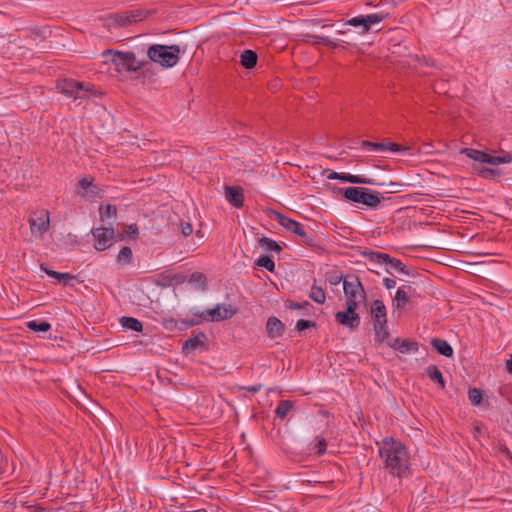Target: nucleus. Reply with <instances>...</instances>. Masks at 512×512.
<instances>
[{
    "label": "nucleus",
    "mask_w": 512,
    "mask_h": 512,
    "mask_svg": "<svg viewBox=\"0 0 512 512\" xmlns=\"http://www.w3.org/2000/svg\"><path fill=\"white\" fill-rule=\"evenodd\" d=\"M315 441H316V443H315L314 448L316 449V454H317L318 456H321V455H323V454L326 452V449H327V441H326V439H325V438H323V437H319V436H317V437L315 438Z\"/></svg>",
    "instance_id": "49530a36"
},
{
    "label": "nucleus",
    "mask_w": 512,
    "mask_h": 512,
    "mask_svg": "<svg viewBox=\"0 0 512 512\" xmlns=\"http://www.w3.org/2000/svg\"><path fill=\"white\" fill-rule=\"evenodd\" d=\"M108 26L111 27H123L131 24V13L129 11L123 13L112 14L108 19Z\"/></svg>",
    "instance_id": "412c9836"
},
{
    "label": "nucleus",
    "mask_w": 512,
    "mask_h": 512,
    "mask_svg": "<svg viewBox=\"0 0 512 512\" xmlns=\"http://www.w3.org/2000/svg\"><path fill=\"white\" fill-rule=\"evenodd\" d=\"M344 278L345 277H343V275L341 273H339L338 271H332L327 276V280H328L329 284L333 285V286L338 285L341 281L344 280Z\"/></svg>",
    "instance_id": "8fccbe9b"
},
{
    "label": "nucleus",
    "mask_w": 512,
    "mask_h": 512,
    "mask_svg": "<svg viewBox=\"0 0 512 512\" xmlns=\"http://www.w3.org/2000/svg\"><path fill=\"white\" fill-rule=\"evenodd\" d=\"M29 224L32 234H44L48 230L50 224L49 213L46 211L37 218H30Z\"/></svg>",
    "instance_id": "f3484780"
},
{
    "label": "nucleus",
    "mask_w": 512,
    "mask_h": 512,
    "mask_svg": "<svg viewBox=\"0 0 512 512\" xmlns=\"http://www.w3.org/2000/svg\"><path fill=\"white\" fill-rule=\"evenodd\" d=\"M266 332L270 338L282 337L285 332V324L277 317L271 316L266 323Z\"/></svg>",
    "instance_id": "a211bd4d"
},
{
    "label": "nucleus",
    "mask_w": 512,
    "mask_h": 512,
    "mask_svg": "<svg viewBox=\"0 0 512 512\" xmlns=\"http://www.w3.org/2000/svg\"><path fill=\"white\" fill-rule=\"evenodd\" d=\"M180 326H179V331H182V330H186L190 327H193V326H196V325H199L201 324V321L199 319H196V318H190V319H181L180 320Z\"/></svg>",
    "instance_id": "09e8293b"
},
{
    "label": "nucleus",
    "mask_w": 512,
    "mask_h": 512,
    "mask_svg": "<svg viewBox=\"0 0 512 512\" xmlns=\"http://www.w3.org/2000/svg\"><path fill=\"white\" fill-rule=\"evenodd\" d=\"M207 342H208L207 335L204 332L199 331L196 335L187 339L182 344V353L185 355H188L192 351L206 350L208 348Z\"/></svg>",
    "instance_id": "ddd939ff"
},
{
    "label": "nucleus",
    "mask_w": 512,
    "mask_h": 512,
    "mask_svg": "<svg viewBox=\"0 0 512 512\" xmlns=\"http://www.w3.org/2000/svg\"><path fill=\"white\" fill-rule=\"evenodd\" d=\"M129 12L131 13V22L135 23V22L144 20L149 15H152L155 12V10H147V11H144V10H135V11H133L132 10V11H129Z\"/></svg>",
    "instance_id": "ea45409f"
},
{
    "label": "nucleus",
    "mask_w": 512,
    "mask_h": 512,
    "mask_svg": "<svg viewBox=\"0 0 512 512\" xmlns=\"http://www.w3.org/2000/svg\"><path fill=\"white\" fill-rule=\"evenodd\" d=\"M468 399L473 406H480L483 400V392L479 388H469Z\"/></svg>",
    "instance_id": "c9c22d12"
},
{
    "label": "nucleus",
    "mask_w": 512,
    "mask_h": 512,
    "mask_svg": "<svg viewBox=\"0 0 512 512\" xmlns=\"http://www.w3.org/2000/svg\"><path fill=\"white\" fill-rule=\"evenodd\" d=\"M410 302L411 298L405 294V290L398 288L392 299L393 307L397 310H403Z\"/></svg>",
    "instance_id": "a878e982"
},
{
    "label": "nucleus",
    "mask_w": 512,
    "mask_h": 512,
    "mask_svg": "<svg viewBox=\"0 0 512 512\" xmlns=\"http://www.w3.org/2000/svg\"><path fill=\"white\" fill-rule=\"evenodd\" d=\"M333 193L341 195L346 201L362 204L370 209H376L380 203V192L365 187L349 186L332 188Z\"/></svg>",
    "instance_id": "7ed1b4c3"
},
{
    "label": "nucleus",
    "mask_w": 512,
    "mask_h": 512,
    "mask_svg": "<svg viewBox=\"0 0 512 512\" xmlns=\"http://www.w3.org/2000/svg\"><path fill=\"white\" fill-rule=\"evenodd\" d=\"M78 186L83 190H87L88 188L92 187V181L84 177L79 180Z\"/></svg>",
    "instance_id": "4d7b16f0"
},
{
    "label": "nucleus",
    "mask_w": 512,
    "mask_h": 512,
    "mask_svg": "<svg viewBox=\"0 0 512 512\" xmlns=\"http://www.w3.org/2000/svg\"><path fill=\"white\" fill-rule=\"evenodd\" d=\"M373 330H374V341L377 344H381L384 340L388 339L390 336L387 322L374 323Z\"/></svg>",
    "instance_id": "b1692460"
},
{
    "label": "nucleus",
    "mask_w": 512,
    "mask_h": 512,
    "mask_svg": "<svg viewBox=\"0 0 512 512\" xmlns=\"http://www.w3.org/2000/svg\"><path fill=\"white\" fill-rule=\"evenodd\" d=\"M258 244L267 252L279 254L282 251V247L277 241L266 236L259 238Z\"/></svg>",
    "instance_id": "bb28decb"
},
{
    "label": "nucleus",
    "mask_w": 512,
    "mask_h": 512,
    "mask_svg": "<svg viewBox=\"0 0 512 512\" xmlns=\"http://www.w3.org/2000/svg\"><path fill=\"white\" fill-rule=\"evenodd\" d=\"M501 452H502V454H503L506 458H508V459H511V460H512V453L510 452V450H509L506 446H504L503 448H501Z\"/></svg>",
    "instance_id": "338daca9"
},
{
    "label": "nucleus",
    "mask_w": 512,
    "mask_h": 512,
    "mask_svg": "<svg viewBox=\"0 0 512 512\" xmlns=\"http://www.w3.org/2000/svg\"><path fill=\"white\" fill-rule=\"evenodd\" d=\"M262 388V386L259 384V385H253V386H244L242 387V389L246 390V391H249V392H253V393H256L258 391H260Z\"/></svg>",
    "instance_id": "052dcab7"
},
{
    "label": "nucleus",
    "mask_w": 512,
    "mask_h": 512,
    "mask_svg": "<svg viewBox=\"0 0 512 512\" xmlns=\"http://www.w3.org/2000/svg\"><path fill=\"white\" fill-rule=\"evenodd\" d=\"M400 288L404 289L405 294L410 298L417 295L416 289L414 287H412L411 285H402Z\"/></svg>",
    "instance_id": "13d9d810"
},
{
    "label": "nucleus",
    "mask_w": 512,
    "mask_h": 512,
    "mask_svg": "<svg viewBox=\"0 0 512 512\" xmlns=\"http://www.w3.org/2000/svg\"><path fill=\"white\" fill-rule=\"evenodd\" d=\"M307 42L313 43V44H322V45H330L332 43V40L329 37L326 36H318V35H312L307 34Z\"/></svg>",
    "instance_id": "79ce46f5"
},
{
    "label": "nucleus",
    "mask_w": 512,
    "mask_h": 512,
    "mask_svg": "<svg viewBox=\"0 0 512 512\" xmlns=\"http://www.w3.org/2000/svg\"><path fill=\"white\" fill-rule=\"evenodd\" d=\"M506 371L512 375V354L510 355V358L506 361Z\"/></svg>",
    "instance_id": "69168bd1"
},
{
    "label": "nucleus",
    "mask_w": 512,
    "mask_h": 512,
    "mask_svg": "<svg viewBox=\"0 0 512 512\" xmlns=\"http://www.w3.org/2000/svg\"><path fill=\"white\" fill-rule=\"evenodd\" d=\"M161 324L168 331L179 330L178 321L173 317H164Z\"/></svg>",
    "instance_id": "a18cd8bd"
},
{
    "label": "nucleus",
    "mask_w": 512,
    "mask_h": 512,
    "mask_svg": "<svg viewBox=\"0 0 512 512\" xmlns=\"http://www.w3.org/2000/svg\"><path fill=\"white\" fill-rule=\"evenodd\" d=\"M56 87L65 96L79 99L80 92L84 89V83L71 78H63L57 81Z\"/></svg>",
    "instance_id": "9d476101"
},
{
    "label": "nucleus",
    "mask_w": 512,
    "mask_h": 512,
    "mask_svg": "<svg viewBox=\"0 0 512 512\" xmlns=\"http://www.w3.org/2000/svg\"><path fill=\"white\" fill-rule=\"evenodd\" d=\"M361 255L373 264L384 265L385 271L390 275L398 272L407 276H413V273L410 272L400 259L394 258L387 253L365 250L361 252Z\"/></svg>",
    "instance_id": "39448f33"
},
{
    "label": "nucleus",
    "mask_w": 512,
    "mask_h": 512,
    "mask_svg": "<svg viewBox=\"0 0 512 512\" xmlns=\"http://www.w3.org/2000/svg\"><path fill=\"white\" fill-rule=\"evenodd\" d=\"M193 232V228H192V225L190 223H181V233L183 236H189L190 234H192Z\"/></svg>",
    "instance_id": "6e6d98bb"
},
{
    "label": "nucleus",
    "mask_w": 512,
    "mask_h": 512,
    "mask_svg": "<svg viewBox=\"0 0 512 512\" xmlns=\"http://www.w3.org/2000/svg\"><path fill=\"white\" fill-rule=\"evenodd\" d=\"M379 456L384 459V468L390 475L403 478L410 467L409 453L404 444L393 437H385L379 448Z\"/></svg>",
    "instance_id": "f257e3e1"
},
{
    "label": "nucleus",
    "mask_w": 512,
    "mask_h": 512,
    "mask_svg": "<svg viewBox=\"0 0 512 512\" xmlns=\"http://www.w3.org/2000/svg\"><path fill=\"white\" fill-rule=\"evenodd\" d=\"M364 18H365V32L368 33L370 31L372 25L380 23L381 21H383L385 19V15L374 13V14L364 15Z\"/></svg>",
    "instance_id": "e433bc0d"
},
{
    "label": "nucleus",
    "mask_w": 512,
    "mask_h": 512,
    "mask_svg": "<svg viewBox=\"0 0 512 512\" xmlns=\"http://www.w3.org/2000/svg\"><path fill=\"white\" fill-rule=\"evenodd\" d=\"M401 343L400 339L399 338H395L393 339L392 342H389L388 343V346L395 349V350H398V346L399 344Z\"/></svg>",
    "instance_id": "680f3d73"
},
{
    "label": "nucleus",
    "mask_w": 512,
    "mask_h": 512,
    "mask_svg": "<svg viewBox=\"0 0 512 512\" xmlns=\"http://www.w3.org/2000/svg\"><path fill=\"white\" fill-rule=\"evenodd\" d=\"M258 56L254 50L246 49L240 54V64L245 69H253L257 65Z\"/></svg>",
    "instance_id": "5701e85b"
},
{
    "label": "nucleus",
    "mask_w": 512,
    "mask_h": 512,
    "mask_svg": "<svg viewBox=\"0 0 512 512\" xmlns=\"http://www.w3.org/2000/svg\"><path fill=\"white\" fill-rule=\"evenodd\" d=\"M181 48L179 45L153 44L147 49L148 61L159 64L163 68H172L179 62Z\"/></svg>",
    "instance_id": "20e7f679"
},
{
    "label": "nucleus",
    "mask_w": 512,
    "mask_h": 512,
    "mask_svg": "<svg viewBox=\"0 0 512 512\" xmlns=\"http://www.w3.org/2000/svg\"><path fill=\"white\" fill-rule=\"evenodd\" d=\"M99 215L102 222H106L110 218H115L117 215V207L112 204L101 203L99 206Z\"/></svg>",
    "instance_id": "c85d7f7f"
},
{
    "label": "nucleus",
    "mask_w": 512,
    "mask_h": 512,
    "mask_svg": "<svg viewBox=\"0 0 512 512\" xmlns=\"http://www.w3.org/2000/svg\"><path fill=\"white\" fill-rule=\"evenodd\" d=\"M384 147H383V151H390L392 153H399V152H404L406 150H408V147H405V146H402L398 143H395V142H391V141H387V142H382Z\"/></svg>",
    "instance_id": "37998d69"
},
{
    "label": "nucleus",
    "mask_w": 512,
    "mask_h": 512,
    "mask_svg": "<svg viewBox=\"0 0 512 512\" xmlns=\"http://www.w3.org/2000/svg\"><path fill=\"white\" fill-rule=\"evenodd\" d=\"M382 283L387 290L394 288L396 285V281L394 279L388 278V277L383 278Z\"/></svg>",
    "instance_id": "bf43d9fd"
},
{
    "label": "nucleus",
    "mask_w": 512,
    "mask_h": 512,
    "mask_svg": "<svg viewBox=\"0 0 512 512\" xmlns=\"http://www.w3.org/2000/svg\"><path fill=\"white\" fill-rule=\"evenodd\" d=\"M198 318H200V319H201V320H200L201 322H202V321H210V315H209V314H206V310L201 311V312L199 313Z\"/></svg>",
    "instance_id": "0e129e2a"
},
{
    "label": "nucleus",
    "mask_w": 512,
    "mask_h": 512,
    "mask_svg": "<svg viewBox=\"0 0 512 512\" xmlns=\"http://www.w3.org/2000/svg\"><path fill=\"white\" fill-rule=\"evenodd\" d=\"M475 173L484 179H495L501 175V172L495 168H487L481 165L474 166Z\"/></svg>",
    "instance_id": "c756f323"
},
{
    "label": "nucleus",
    "mask_w": 512,
    "mask_h": 512,
    "mask_svg": "<svg viewBox=\"0 0 512 512\" xmlns=\"http://www.w3.org/2000/svg\"><path fill=\"white\" fill-rule=\"evenodd\" d=\"M461 154L466 155L468 158L473 159L479 163H486L490 165H498L512 162V156L506 153L502 156H493L489 153L473 148H462Z\"/></svg>",
    "instance_id": "0eeeda50"
},
{
    "label": "nucleus",
    "mask_w": 512,
    "mask_h": 512,
    "mask_svg": "<svg viewBox=\"0 0 512 512\" xmlns=\"http://www.w3.org/2000/svg\"><path fill=\"white\" fill-rule=\"evenodd\" d=\"M121 326L127 330L141 333L143 331V324L140 320L130 316H123L119 320Z\"/></svg>",
    "instance_id": "393cba45"
},
{
    "label": "nucleus",
    "mask_w": 512,
    "mask_h": 512,
    "mask_svg": "<svg viewBox=\"0 0 512 512\" xmlns=\"http://www.w3.org/2000/svg\"><path fill=\"white\" fill-rule=\"evenodd\" d=\"M310 303L308 301H304L302 303H299V302H296V301H293V300H288L286 302V307L289 308V309H292V310H300V309H306L307 307H310Z\"/></svg>",
    "instance_id": "603ef678"
},
{
    "label": "nucleus",
    "mask_w": 512,
    "mask_h": 512,
    "mask_svg": "<svg viewBox=\"0 0 512 512\" xmlns=\"http://www.w3.org/2000/svg\"><path fill=\"white\" fill-rule=\"evenodd\" d=\"M237 312L238 309L230 304H217L212 309H206V314L210 315V321L213 322L231 319Z\"/></svg>",
    "instance_id": "f8f14e48"
},
{
    "label": "nucleus",
    "mask_w": 512,
    "mask_h": 512,
    "mask_svg": "<svg viewBox=\"0 0 512 512\" xmlns=\"http://www.w3.org/2000/svg\"><path fill=\"white\" fill-rule=\"evenodd\" d=\"M292 407L293 403L290 400H281L275 409V414L277 417L284 419Z\"/></svg>",
    "instance_id": "f704fd0d"
},
{
    "label": "nucleus",
    "mask_w": 512,
    "mask_h": 512,
    "mask_svg": "<svg viewBox=\"0 0 512 512\" xmlns=\"http://www.w3.org/2000/svg\"><path fill=\"white\" fill-rule=\"evenodd\" d=\"M371 318L374 323L387 322V310L382 300L376 299L370 307Z\"/></svg>",
    "instance_id": "6ab92c4d"
},
{
    "label": "nucleus",
    "mask_w": 512,
    "mask_h": 512,
    "mask_svg": "<svg viewBox=\"0 0 512 512\" xmlns=\"http://www.w3.org/2000/svg\"><path fill=\"white\" fill-rule=\"evenodd\" d=\"M108 227H97L91 230L94 237V248L97 251H104L112 246L115 238V230L112 223H108Z\"/></svg>",
    "instance_id": "6e6552de"
},
{
    "label": "nucleus",
    "mask_w": 512,
    "mask_h": 512,
    "mask_svg": "<svg viewBox=\"0 0 512 512\" xmlns=\"http://www.w3.org/2000/svg\"><path fill=\"white\" fill-rule=\"evenodd\" d=\"M343 26H353V27H362V33L365 34V18L364 15H359L353 17L346 22H344Z\"/></svg>",
    "instance_id": "a19ab883"
},
{
    "label": "nucleus",
    "mask_w": 512,
    "mask_h": 512,
    "mask_svg": "<svg viewBox=\"0 0 512 512\" xmlns=\"http://www.w3.org/2000/svg\"><path fill=\"white\" fill-rule=\"evenodd\" d=\"M105 63H111L115 66L117 72H137L147 65L148 60H138L132 51L122 52L118 50L108 49L102 53Z\"/></svg>",
    "instance_id": "f03ea898"
},
{
    "label": "nucleus",
    "mask_w": 512,
    "mask_h": 512,
    "mask_svg": "<svg viewBox=\"0 0 512 512\" xmlns=\"http://www.w3.org/2000/svg\"><path fill=\"white\" fill-rule=\"evenodd\" d=\"M267 213L271 216H274V218L277 220V222L284 228L286 229L287 231L291 232V233H294L296 235H298L299 237L302 238V243L305 245V246H308L310 248H313V249H320L321 248V245L316 241V239L309 235L302 224H300L299 222L285 216L284 214L276 211V210H273V209H269L267 211Z\"/></svg>",
    "instance_id": "423d86ee"
},
{
    "label": "nucleus",
    "mask_w": 512,
    "mask_h": 512,
    "mask_svg": "<svg viewBox=\"0 0 512 512\" xmlns=\"http://www.w3.org/2000/svg\"><path fill=\"white\" fill-rule=\"evenodd\" d=\"M188 282L192 285L197 286L202 291L208 289L207 277L201 272H193L188 279Z\"/></svg>",
    "instance_id": "7c9ffc66"
},
{
    "label": "nucleus",
    "mask_w": 512,
    "mask_h": 512,
    "mask_svg": "<svg viewBox=\"0 0 512 512\" xmlns=\"http://www.w3.org/2000/svg\"><path fill=\"white\" fill-rule=\"evenodd\" d=\"M226 200L235 208H241L244 203L243 189L240 186L225 187Z\"/></svg>",
    "instance_id": "dca6fc26"
},
{
    "label": "nucleus",
    "mask_w": 512,
    "mask_h": 512,
    "mask_svg": "<svg viewBox=\"0 0 512 512\" xmlns=\"http://www.w3.org/2000/svg\"><path fill=\"white\" fill-rule=\"evenodd\" d=\"M361 147L364 150H368V151H383L384 145L382 142H371L368 140H363L361 142Z\"/></svg>",
    "instance_id": "c03bdc74"
},
{
    "label": "nucleus",
    "mask_w": 512,
    "mask_h": 512,
    "mask_svg": "<svg viewBox=\"0 0 512 512\" xmlns=\"http://www.w3.org/2000/svg\"><path fill=\"white\" fill-rule=\"evenodd\" d=\"M133 260V253L130 247L124 246L119 251L116 261L119 265H128L131 264Z\"/></svg>",
    "instance_id": "473e14b6"
},
{
    "label": "nucleus",
    "mask_w": 512,
    "mask_h": 512,
    "mask_svg": "<svg viewBox=\"0 0 512 512\" xmlns=\"http://www.w3.org/2000/svg\"><path fill=\"white\" fill-rule=\"evenodd\" d=\"M40 269L45 272L49 277L54 278L58 283H63V286L73 287V281L76 280V276L70 273H62L54 271L48 268L44 263L40 264Z\"/></svg>",
    "instance_id": "2eb2a0df"
},
{
    "label": "nucleus",
    "mask_w": 512,
    "mask_h": 512,
    "mask_svg": "<svg viewBox=\"0 0 512 512\" xmlns=\"http://www.w3.org/2000/svg\"><path fill=\"white\" fill-rule=\"evenodd\" d=\"M26 326L33 332H47L51 329V324L45 320H31L27 322Z\"/></svg>",
    "instance_id": "2f4dec72"
},
{
    "label": "nucleus",
    "mask_w": 512,
    "mask_h": 512,
    "mask_svg": "<svg viewBox=\"0 0 512 512\" xmlns=\"http://www.w3.org/2000/svg\"><path fill=\"white\" fill-rule=\"evenodd\" d=\"M335 320L339 325L351 330L358 329L361 322L360 315L357 312H348L345 310L338 311L335 314Z\"/></svg>",
    "instance_id": "4468645a"
},
{
    "label": "nucleus",
    "mask_w": 512,
    "mask_h": 512,
    "mask_svg": "<svg viewBox=\"0 0 512 512\" xmlns=\"http://www.w3.org/2000/svg\"><path fill=\"white\" fill-rule=\"evenodd\" d=\"M327 178L329 180H339L342 183L350 184H361V185H373V186H384V183H376L371 178H366L360 175H353L350 173H340L332 171Z\"/></svg>",
    "instance_id": "9b49d317"
},
{
    "label": "nucleus",
    "mask_w": 512,
    "mask_h": 512,
    "mask_svg": "<svg viewBox=\"0 0 512 512\" xmlns=\"http://www.w3.org/2000/svg\"><path fill=\"white\" fill-rule=\"evenodd\" d=\"M419 349V345L414 340H402L401 343L398 346V351L400 353H407V352H417Z\"/></svg>",
    "instance_id": "4c0bfd02"
},
{
    "label": "nucleus",
    "mask_w": 512,
    "mask_h": 512,
    "mask_svg": "<svg viewBox=\"0 0 512 512\" xmlns=\"http://www.w3.org/2000/svg\"><path fill=\"white\" fill-rule=\"evenodd\" d=\"M254 269L263 268L267 271L273 273L275 272V262L269 255H261L255 262H254Z\"/></svg>",
    "instance_id": "cd10ccee"
},
{
    "label": "nucleus",
    "mask_w": 512,
    "mask_h": 512,
    "mask_svg": "<svg viewBox=\"0 0 512 512\" xmlns=\"http://www.w3.org/2000/svg\"><path fill=\"white\" fill-rule=\"evenodd\" d=\"M388 188L389 190L387 191V193H398V192H401V187L404 186L403 183L401 182H393L391 181L390 183H388Z\"/></svg>",
    "instance_id": "5fc2aeb1"
},
{
    "label": "nucleus",
    "mask_w": 512,
    "mask_h": 512,
    "mask_svg": "<svg viewBox=\"0 0 512 512\" xmlns=\"http://www.w3.org/2000/svg\"><path fill=\"white\" fill-rule=\"evenodd\" d=\"M361 301L359 299H347L346 300V303H345V311H348V312H357V309L359 307V303Z\"/></svg>",
    "instance_id": "864d4df0"
},
{
    "label": "nucleus",
    "mask_w": 512,
    "mask_h": 512,
    "mask_svg": "<svg viewBox=\"0 0 512 512\" xmlns=\"http://www.w3.org/2000/svg\"><path fill=\"white\" fill-rule=\"evenodd\" d=\"M126 238V234L125 232L123 231L122 233L120 232H116L115 231V238H114V241H124Z\"/></svg>",
    "instance_id": "e2e57ef3"
},
{
    "label": "nucleus",
    "mask_w": 512,
    "mask_h": 512,
    "mask_svg": "<svg viewBox=\"0 0 512 512\" xmlns=\"http://www.w3.org/2000/svg\"><path fill=\"white\" fill-rule=\"evenodd\" d=\"M103 95H104L103 92L95 89V87L93 85H88V86L84 85V89L81 90V92H80V99H88L92 96L101 98Z\"/></svg>",
    "instance_id": "58836bf2"
},
{
    "label": "nucleus",
    "mask_w": 512,
    "mask_h": 512,
    "mask_svg": "<svg viewBox=\"0 0 512 512\" xmlns=\"http://www.w3.org/2000/svg\"><path fill=\"white\" fill-rule=\"evenodd\" d=\"M315 327H316V322L311 321V320L300 319L296 323V329L299 333H302L306 329L315 328Z\"/></svg>",
    "instance_id": "de8ad7c7"
},
{
    "label": "nucleus",
    "mask_w": 512,
    "mask_h": 512,
    "mask_svg": "<svg viewBox=\"0 0 512 512\" xmlns=\"http://www.w3.org/2000/svg\"><path fill=\"white\" fill-rule=\"evenodd\" d=\"M430 344L439 355L447 358H451L453 356L454 351L448 341L441 338H432Z\"/></svg>",
    "instance_id": "aec40b11"
},
{
    "label": "nucleus",
    "mask_w": 512,
    "mask_h": 512,
    "mask_svg": "<svg viewBox=\"0 0 512 512\" xmlns=\"http://www.w3.org/2000/svg\"><path fill=\"white\" fill-rule=\"evenodd\" d=\"M124 232L126 236H128L130 239L135 240L139 234V228L137 224L132 223L130 225L125 226Z\"/></svg>",
    "instance_id": "3c124183"
},
{
    "label": "nucleus",
    "mask_w": 512,
    "mask_h": 512,
    "mask_svg": "<svg viewBox=\"0 0 512 512\" xmlns=\"http://www.w3.org/2000/svg\"><path fill=\"white\" fill-rule=\"evenodd\" d=\"M309 298L317 304H324L326 300V293L321 287L313 285L309 293Z\"/></svg>",
    "instance_id": "72a5a7b5"
},
{
    "label": "nucleus",
    "mask_w": 512,
    "mask_h": 512,
    "mask_svg": "<svg viewBox=\"0 0 512 512\" xmlns=\"http://www.w3.org/2000/svg\"><path fill=\"white\" fill-rule=\"evenodd\" d=\"M425 373L429 377V379L435 383L440 389L445 388V380L442 372L436 365H429L425 368Z\"/></svg>",
    "instance_id": "4be33fe9"
},
{
    "label": "nucleus",
    "mask_w": 512,
    "mask_h": 512,
    "mask_svg": "<svg viewBox=\"0 0 512 512\" xmlns=\"http://www.w3.org/2000/svg\"><path fill=\"white\" fill-rule=\"evenodd\" d=\"M343 290L347 299H359L366 303V292L358 276H346L343 280Z\"/></svg>",
    "instance_id": "1a4fd4ad"
},
{
    "label": "nucleus",
    "mask_w": 512,
    "mask_h": 512,
    "mask_svg": "<svg viewBox=\"0 0 512 512\" xmlns=\"http://www.w3.org/2000/svg\"><path fill=\"white\" fill-rule=\"evenodd\" d=\"M173 280H175L178 284L183 283L185 281V276L175 274L172 277Z\"/></svg>",
    "instance_id": "774afa93"
}]
</instances>
